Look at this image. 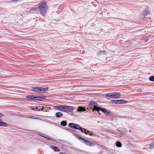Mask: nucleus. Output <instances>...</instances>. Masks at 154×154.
Instances as JSON below:
<instances>
[{
    "mask_svg": "<svg viewBox=\"0 0 154 154\" xmlns=\"http://www.w3.org/2000/svg\"><path fill=\"white\" fill-rule=\"evenodd\" d=\"M110 98H113V92L106 93V99L109 100Z\"/></svg>",
    "mask_w": 154,
    "mask_h": 154,
    "instance_id": "obj_13",
    "label": "nucleus"
},
{
    "mask_svg": "<svg viewBox=\"0 0 154 154\" xmlns=\"http://www.w3.org/2000/svg\"><path fill=\"white\" fill-rule=\"evenodd\" d=\"M29 100H35V96L32 95H29L26 97Z\"/></svg>",
    "mask_w": 154,
    "mask_h": 154,
    "instance_id": "obj_12",
    "label": "nucleus"
},
{
    "mask_svg": "<svg viewBox=\"0 0 154 154\" xmlns=\"http://www.w3.org/2000/svg\"><path fill=\"white\" fill-rule=\"evenodd\" d=\"M38 8L40 13L44 16L47 11V6L46 3L44 1L39 4Z\"/></svg>",
    "mask_w": 154,
    "mask_h": 154,
    "instance_id": "obj_2",
    "label": "nucleus"
},
{
    "mask_svg": "<svg viewBox=\"0 0 154 154\" xmlns=\"http://www.w3.org/2000/svg\"><path fill=\"white\" fill-rule=\"evenodd\" d=\"M36 109L37 110H38V111H39V108L38 106V107H37L36 108Z\"/></svg>",
    "mask_w": 154,
    "mask_h": 154,
    "instance_id": "obj_35",
    "label": "nucleus"
},
{
    "mask_svg": "<svg viewBox=\"0 0 154 154\" xmlns=\"http://www.w3.org/2000/svg\"><path fill=\"white\" fill-rule=\"evenodd\" d=\"M50 109V108L49 107L47 106H43V111L46 112L47 110H48Z\"/></svg>",
    "mask_w": 154,
    "mask_h": 154,
    "instance_id": "obj_24",
    "label": "nucleus"
},
{
    "mask_svg": "<svg viewBox=\"0 0 154 154\" xmlns=\"http://www.w3.org/2000/svg\"><path fill=\"white\" fill-rule=\"evenodd\" d=\"M70 130H70V129L69 128V129H68V130L69 131H70Z\"/></svg>",
    "mask_w": 154,
    "mask_h": 154,
    "instance_id": "obj_38",
    "label": "nucleus"
},
{
    "mask_svg": "<svg viewBox=\"0 0 154 154\" xmlns=\"http://www.w3.org/2000/svg\"><path fill=\"white\" fill-rule=\"evenodd\" d=\"M75 136L76 137L78 138L79 140H82V142H85V144L86 145L90 146H93L95 145L92 142L88 141V140L85 139V138H82L81 137H80L77 134H75Z\"/></svg>",
    "mask_w": 154,
    "mask_h": 154,
    "instance_id": "obj_3",
    "label": "nucleus"
},
{
    "mask_svg": "<svg viewBox=\"0 0 154 154\" xmlns=\"http://www.w3.org/2000/svg\"><path fill=\"white\" fill-rule=\"evenodd\" d=\"M8 125V124L6 123L2 122L0 120V126L6 127Z\"/></svg>",
    "mask_w": 154,
    "mask_h": 154,
    "instance_id": "obj_20",
    "label": "nucleus"
},
{
    "mask_svg": "<svg viewBox=\"0 0 154 154\" xmlns=\"http://www.w3.org/2000/svg\"><path fill=\"white\" fill-rule=\"evenodd\" d=\"M48 87H47L46 88H42V87H41L40 93H45L46 91H47L48 90Z\"/></svg>",
    "mask_w": 154,
    "mask_h": 154,
    "instance_id": "obj_14",
    "label": "nucleus"
},
{
    "mask_svg": "<svg viewBox=\"0 0 154 154\" xmlns=\"http://www.w3.org/2000/svg\"><path fill=\"white\" fill-rule=\"evenodd\" d=\"M149 80L152 82H154V76H150L149 78Z\"/></svg>",
    "mask_w": 154,
    "mask_h": 154,
    "instance_id": "obj_28",
    "label": "nucleus"
},
{
    "mask_svg": "<svg viewBox=\"0 0 154 154\" xmlns=\"http://www.w3.org/2000/svg\"><path fill=\"white\" fill-rule=\"evenodd\" d=\"M60 124L62 126H65L67 125V122L65 121H61Z\"/></svg>",
    "mask_w": 154,
    "mask_h": 154,
    "instance_id": "obj_23",
    "label": "nucleus"
},
{
    "mask_svg": "<svg viewBox=\"0 0 154 154\" xmlns=\"http://www.w3.org/2000/svg\"><path fill=\"white\" fill-rule=\"evenodd\" d=\"M97 106L91 105L89 104V107H87V109L89 110H93L94 112L95 111H96V107Z\"/></svg>",
    "mask_w": 154,
    "mask_h": 154,
    "instance_id": "obj_8",
    "label": "nucleus"
},
{
    "mask_svg": "<svg viewBox=\"0 0 154 154\" xmlns=\"http://www.w3.org/2000/svg\"><path fill=\"white\" fill-rule=\"evenodd\" d=\"M63 114L61 112H58L55 114V116L56 118H59L62 116Z\"/></svg>",
    "mask_w": 154,
    "mask_h": 154,
    "instance_id": "obj_17",
    "label": "nucleus"
},
{
    "mask_svg": "<svg viewBox=\"0 0 154 154\" xmlns=\"http://www.w3.org/2000/svg\"><path fill=\"white\" fill-rule=\"evenodd\" d=\"M106 131L109 133H113V131L112 130H108L106 129Z\"/></svg>",
    "mask_w": 154,
    "mask_h": 154,
    "instance_id": "obj_30",
    "label": "nucleus"
},
{
    "mask_svg": "<svg viewBox=\"0 0 154 154\" xmlns=\"http://www.w3.org/2000/svg\"><path fill=\"white\" fill-rule=\"evenodd\" d=\"M100 111H101L103 113H105L106 112V109L102 108L99 106L96 107V111L98 112L100 114V113L99 112Z\"/></svg>",
    "mask_w": 154,
    "mask_h": 154,
    "instance_id": "obj_6",
    "label": "nucleus"
},
{
    "mask_svg": "<svg viewBox=\"0 0 154 154\" xmlns=\"http://www.w3.org/2000/svg\"><path fill=\"white\" fill-rule=\"evenodd\" d=\"M54 109L60 111V105L59 106H55L54 107Z\"/></svg>",
    "mask_w": 154,
    "mask_h": 154,
    "instance_id": "obj_29",
    "label": "nucleus"
},
{
    "mask_svg": "<svg viewBox=\"0 0 154 154\" xmlns=\"http://www.w3.org/2000/svg\"><path fill=\"white\" fill-rule=\"evenodd\" d=\"M3 116H4V115L3 114L0 113V117H2Z\"/></svg>",
    "mask_w": 154,
    "mask_h": 154,
    "instance_id": "obj_36",
    "label": "nucleus"
},
{
    "mask_svg": "<svg viewBox=\"0 0 154 154\" xmlns=\"http://www.w3.org/2000/svg\"><path fill=\"white\" fill-rule=\"evenodd\" d=\"M51 147L52 149L54 150L55 152H59L60 151L59 149L56 146H52Z\"/></svg>",
    "mask_w": 154,
    "mask_h": 154,
    "instance_id": "obj_18",
    "label": "nucleus"
},
{
    "mask_svg": "<svg viewBox=\"0 0 154 154\" xmlns=\"http://www.w3.org/2000/svg\"><path fill=\"white\" fill-rule=\"evenodd\" d=\"M59 154H66L65 153H63V152H60L59 153Z\"/></svg>",
    "mask_w": 154,
    "mask_h": 154,
    "instance_id": "obj_37",
    "label": "nucleus"
},
{
    "mask_svg": "<svg viewBox=\"0 0 154 154\" xmlns=\"http://www.w3.org/2000/svg\"><path fill=\"white\" fill-rule=\"evenodd\" d=\"M38 9V7H37V8L33 7V8H30V11H37Z\"/></svg>",
    "mask_w": 154,
    "mask_h": 154,
    "instance_id": "obj_25",
    "label": "nucleus"
},
{
    "mask_svg": "<svg viewBox=\"0 0 154 154\" xmlns=\"http://www.w3.org/2000/svg\"><path fill=\"white\" fill-rule=\"evenodd\" d=\"M128 101L126 100H112L109 102V103L112 104H119L126 103Z\"/></svg>",
    "mask_w": 154,
    "mask_h": 154,
    "instance_id": "obj_4",
    "label": "nucleus"
},
{
    "mask_svg": "<svg viewBox=\"0 0 154 154\" xmlns=\"http://www.w3.org/2000/svg\"><path fill=\"white\" fill-rule=\"evenodd\" d=\"M69 126L71 128L77 130H80L82 133H84L86 134H88L89 133V135L90 136L93 135L91 131H88L85 128H82L80 125L76 124L73 123H70L69 124Z\"/></svg>",
    "mask_w": 154,
    "mask_h": 154,
    "instance_id": "obj_1",
    "label": "nucleus"
},
{
    "mask_svg": "<svg viewBox=\"0 0 154 154\" xmlns=\"http://www.w3.org/2000/svg\"><path fill=\"white\" fill-rule=\"evenodd\" d=\"M149 148L150 149H152L154 147V143L153 142H152L149 144Z\"/></svg>",
    "mask_w": 154,
    "mask_h": 154,
    "instance_id": "obj_26",
    "label": "nucleus"
},
{
    "mask_svg": "<svg viewBox=\"0 0 154 154\" xmlns=\"http://www.w3.org/2000/svg\"><path fill=\"white\" fill-rule=\"evenodd\" d=\"M116 146L119 147H121L122 146V144L119 141H117L116 143Z\"/></svg>",
    "mask_w": 154,
    "mask_h": 154,
    "instance_id": "obj_22",
    "label": "nucleus"
},
{
    "mask_svg": "<svg viewBox=\"0 0 154 154\" xmlns=\"http://www.w3.org/2000/svg\"><path fill=\"white\" fill-rule=\"evenodd\" d=\"M137 90L138 92H142V90H141V89H137Z\"/></svg>",
    "mask_w": 154,
    "mask_h": 154,
    "instance_id": "obj_32",
    "label": "nucleus"
},
{
    "mask_svg": "<svg viewBox=\"0 0 154 154\" xmlns=\"http://www.w3.org/2000/svg\"><path fill=\"white\" fill-rule=\"evenodd\" d=\"M113 98H119L121 97V94L119 92H113Z\"/></svg>",
    "mask_w": 154,
    "mask_h": 154,
    "instance_id": "obj_9",
    "label": "nucleus"
},
{
    "mask_svg": "<svg viewBox=\"0 0 154 154\" xmlns=\"http://www.w3.org/2000/svg\"><path fill=\"white\" fill-rule=\"evenodd\" d=\"M45 96H35V100H40L41 99H45Z\"/></svg>",
    "mask_w": 154,
    "mask_h": 154,
    "instance_id": "obj_16",
    "label": "nucleus"
},
{
    "mask_svg": "<svg viewBox=\"0 0 154 154\" xmlns=\"http://www.w3.org/2000/svg\"><path fill=\"white\" fill-rule=\"evenodd\" d=\"M105 52V51H100L98 53V54L99 55H101V53H102V52Z\"/></svg>",
    "mask_w": 154,
    "mask_h": 154,
    "instance_id": "obj_33",
    "label": "nucleus"
},
{
    "mask_svg": "<svg viewBox=\"0 0 154 154\" xmlns=\"http://www.w3.org/2000/svg\"><path fill=\"white\" fill-rule=\"evenodd\" d=\"M65 107V105H60V111L64 112Z\"/></svg>",
    "mask_w": 154,
    "mask_h": 154,
    "instance_id": "obj_21",
    "label": "nucleus"
},
{
    "mask_svg": "<svg viewBox=\"0 0 154 154\" xmlns=\"http://www.w3.org/2000/svg\"><path fill=\"white\" fill-rule=\"evenodd\" d=\"M41 87H33L32 88L31 90L33 91L40 93Z\"/></svg>",
    "mask_w": 154,
    "mask_h": 154,
    "instance_id": "obj_7",
    "label": "nucleus"
},
{
    "mask_svg": "<svg viewBox=\"0 0 154 154\" xmlns=\"http://www.w3.org/2000/svg\"><path fill=\"white\" fill-rule=\"evenodd\" d=\"M29 118L33 119H35V117L33 116H31V117H29Z\"/></svg>",
    "mask_w": 154,
    "mask_h": 154,
    "instance_id": "obj_34",
    "label": "nucleus"
},
{
    "mask_svg": "<svg viewBox=\"0 0 154 154\" xmlns=\"http://www.w3.org/2000/svg\"><path fill=\"white\" fill-rule=\"evenodd\" d=\"M77 110L79 112L84 111L86 110V109L85 107L80 106L78 107V109Z\"/></svg>",
    "mask_w": 154,
    "mask_h": 154,
    "instance_id": "obj_15",
    "label": "nucleus"
},
{
    "mask_svg": "<svg viewBox=\"0 0 154 154\" xmlns=\"http://www.w3.org/2000/svg\"><path fill=\"white\" fill-rule=\"evenodd\" d=\"M40 136L42 137H43L45 138V139H47L48 140H51V141H54V139L51 137H45V136H42V135H40Z\"/></svg>",
    "mask_w": 154,
    "mask_h": 154,
    "instance_id": "obj_19",
    "label": "nucleus"
},
{
    "mask_svg": "<svg viewBox=\"0 0 154 154\" xmlns=\"http://www.w3.org/2000/svg\"><path fill=\"white\" fill-rule=\"evenodd\" d=\"M106 116L109 117L111 116H114V114L109 110H107L106 109Z\"/></svg>",
    "mask_w": 154,
    "mask_h": 154,
    "instance_id": "obj_10",
    "label": "nucleus"
},
{
    "mask_svg": "<svg viewBox=\"0 0 154 154\" xmlns=\"http://www.w3.org/2000/svg\"><path fill=\"white\" fill-rule=\"evenodd\" d=\"M149 12V10L148 8L147 7L142 12V14L143 16H146L148 15Z\"/></svg>",
    "mask_w": 154,
    "mask_h": 154,
    "instance_id": "obj_11",
    "label": "nucleus"
},
{
    "mask_svg": "<svg viewBox=\"0 0 154 154\" xmlns=\"http://www.w3.org/2000/svg\"><path fill=\"white\" fill-rule=\"evenodd\" d=\"M38 107L39 108V110H41L43 111V106H38Z\"/></svg>",
    "mask_w": 154,
    "mask_h": 154,
    "instance_id": "obj_31",
    "label": "nucleus"
},
{
    "mask_svg": "<svg viewBox=\"0 0 154 154\" xmlns=\"http://www.w3.org/2000/svg\"><path fill=\"white\" fill-rule=\"evenodd\" d=\"M73 106L65 105L64 112H71L74 109Z\"/></svg>",
    "mask_w": 154,
    "mask_h": 154,
    "instance_id": "obj_5",
    "label": "nucleus"
},
{
    "mask_svg": "<svg viewBox=\"0 0 154 154\" xmlns=\"http://www.w3.org/2000/svg\"><path fill=\"white\" fill-rule=\"evenodd\" d=\"M96 103L94 101H91L89 104L92 106H96Z\"/></svg>",
    "mask_w": 154,
    "mask_h": 154,
    "instance_id": "obj_27",
    "label": "nucleus"
}]
</instances>
